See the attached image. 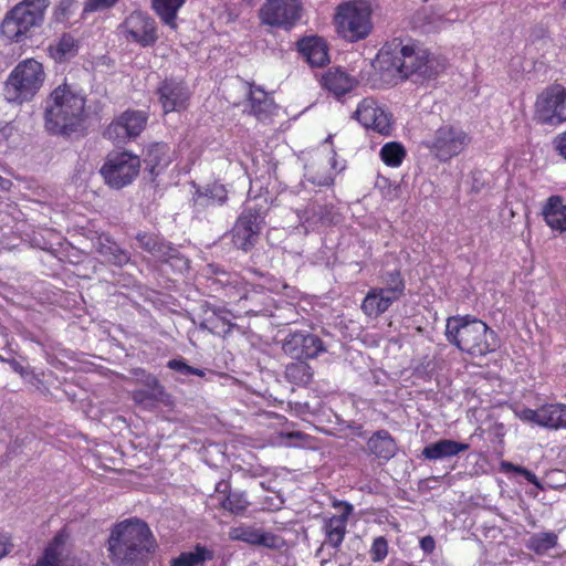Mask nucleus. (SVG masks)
<instances>
[{
  "label": "nucleus",
  "instance_id": "obj_1",
  "mask_svg": "<svg viewBox=\"0 0 566 566\" xmlns=\"http://www.w3.org/2000/svg\"><path fill=\"white\" fill-rule=\"evenodd\" d=\"M156 547L157 542L148 524L139 518H128L111 530L107 557L114 566H145Z\"/></svg>",
  "mask_w": 566,
  "mask_h": 566
},
{
  "label": "nucleus",
  "instance_id": "obj_2",
  "mask_svg": "<svg viewBox=\"0 0 566 566\" xmlns=\"http://www.w3.org/2000/svg\"><path fill=\"white\" fill-rule=\"evenodd\" d=\"M379 63L390 75L401 80L415 77V81L433 78L446 67V63L427 49L396 40L388 48L381 49Z\"/></svg>",
  "mask_w": 566,
  "mask_h": 566
},
{
  "label": "nucleus",
  "instance_id": "obj_3",
  "mask_svg": "<svg viewBox=\"0 0 566 566\" xmlns=\"http://www.w3.org/2000/svg\"><path fill=\"white\" fill-rule=\"evenodd\" d=\"M85 119V97L71 85L55 87L45 101L44 122L50 134L71 136Z\"/></svg>",
  "mask_w": 566,
  "mask_h": 566
},
{
  "label": "nucleus",
  "instance_id": "obj_4",
  "mask_svg": "<svg viewBox=\"0 0 566 566\" xmlns=\"http://www.w3.org/2000/svg\"><path fill=\"white\" fill-rule=\"evenodd\" d=\"M446 337L449 343L473 356H483L499 346L496 334L482 321L467 316L447 319Z\"/></svg>",
  "mask_w": 566,
  "mask_h": 566
},
{
  "label": "nucleus",
  "instance_id": "obj_5",
  "mask_svg": "<svg viewBox=\"0 0 566 566\" xmlns=\"http://www.w3.org/2000/svg\"><path fill=\"white\" fill-rule=\"evenodd\" d=\"M44 81L43 65L34 59H25L14 66L6 80L3 97L13 105L28 103L39 93Z\"/></svg>",
  "mask_w": 566,
  "mask_h": 566
},
{
  "label": "nucleus",
  "instance_id": "obj_6",
  "mask_svg": "<svg viewBox=\"0 0 566 566\" xmlns=\"http://www.w3.org/2000/svg\"><path fill=\"white\" fill-rule=\"evenodd\" d=\"M49 6V0H22L3 19L2 34L11 41H21L32 29L41 27Z\"/></svg>",
  "mask_w": 566,
  "mask_h": 566
},
{
  "label": "nucleus",
  "instance_id": "obj_7",
  "mask_svg": "<svg viewBox=\"0 0 566 566\" xmlns=\"http://www.w3.org/2000/svg\"><path fill=\"white\" fill-rule=\"evenodd\" d=\"M335 24L337 32L347 41L363 40L373 29L371 9L363 1L342 3L336 9Z\"/></svg>",
  "mask_w": 566,
  "mask_h": 566
},
{
  "label": "nucleus",
  "instance_id": "obj_8",
  "mask_svg": "<svg viewBox=\"0 0 566 566\" xmlns=\"http://www.w3.org/2000/svg\"><path fill=\"white\" fill-rule=\"evenodd\" d=\"M266 212L265 198L247 203L232 228V242L238 249L247 252L258 243Z\"/></svg>",
  "mask_w": 566,
  "mask_h": 566
},
{
  "label": "nucleus",
  "instance_id": "obj_9",
  "mask_svg": "<svg viewBox=\"0 0 566 566\" xmlns=\"http://www.w3.org/2000/svg\"><path fill=\"white\" fill-rule=\"evenodd\" d=\"M139 170L138 156L128 151H113L107 155L99 172L109 187L122 189L133 182Z\"/></svg>",
  "mask_w": 566,
  "mask_h": 566
},
{
  "label": "nucleus",
  "instance_id": "obj_10",
  "mask_svg": "<svg viewBox=\"0 0 566 566\" xmlns=\"http://www.w3.org/2000/svg\"><path fill=\"white\" fill-rule=\"evenodd\" d=\"M470 142V136L460 127L444 125L436 130L428 147L440 161H448L461 154Z\"/></svg>",
  "mask_w": 566,
  "mask_h": 566
},
{
  "label": "nucleus",
  "instance_id": "obj_11",
  "mask_svg": "<svg viewBox=\"0 0 566 566\" xmlns=\"http://www.w3.org/2000/svg\"><path fill=\"white\" fill-rule=\"evenodd\" d=\"M535 116L543 124L566 120V88L558 84L546 87L535 103Z\"/></svg>",
  "mask_w": 566,
  "mask_h": 566
},
{
  "label": "nucleus",
  "instance_id": "obj_12",
  "mask_svg": "<svg viewBox=\"0 0 566 566\" xmlns=\"http://www.w3.org/2000/svg\"><path fill=\"white\" fill-rule=\"evenodd\" d=\"M282 350L293 359H313L327 350L324 342L306 331L290 332L282 340Z\"/></svg>",
  "mask_w": 566,
  "mask_h": 566
},
{
  "label": "nucleus",
  "instance_id": "obj_13",
  "mask_svg": "<svg viewBox=\"0 0 566 566\" xmlns=\"http://www.w3.org/2000/svg\"><path fill=\"white\" fill-rule=\"evenodd\" d=\"M353 117L365 128L389 136L394 129L392 115L373 98H364L354 112Z\"/></svg>",
  "mask_w": 566,
  "mask_h": 566
},
{
  "label": "nucleus",
  "instance_id": "obj_14",
  "mask_svg": "<svg viewBox=\"0 0 566 566\" xmlns=\"http://www.w3.org/2000/svg\"><path fill=\"white\" fill-rule=\"evenodd\" d=\"M300 0H266L260 15L262 22L273 27H293L301 18Z\"/></svg>",
  "mask_w": 566,
  "mask_h": 566
},
{
  "label": "nucleus",
  "instance_id": "obj_15",
  "mask_svg": "<svg viewBox=\"0 0 566 566\" xmlns=\"http://www.w3.org/2000/svg\"><path fill=\"white\" fill-rule=\"evenodd\" d=\"M147 115L142 111H126L105 129V137L116 144H124L137 137L146 127Z\"/></svg>",
  "mask_w": 566,
  "mask_h": 566
},
{
  "label": "nucleus",
  "instance_id": "obj_16",
  "mask_svg": "<svg viewBox=\"0 0 566 566\" xmlns=\"http://www.w3.org/2000/svg\"><path fill=\"white\" fill-rule=\"evenodd\" d=\"M119 29L126 40L144 48L153 45L158 39L154 19L143 12L130 13Z\"/></svg>",
  "mask_w": 566,
  "mask_h": 566
},
{
  "label": "nucleus",
  "instance_id": "obj_17",
  "mask_svg": "<svg viewBox=\"0 0 566 566\" xmlns=\"http://www.w3.org/2000/svg\"><path fill=\"white\" fill-rule=\"evenodd\" d=\"M333 505L335 509L343 507V512L339 515L332 516L325 522V541L317 551V554L322 552L326 546L332 547L335 553L339 549L346 534V524L348 517L354 510L350 503L344 501L334 502Z\"/></svg>",
  "mask_w": 566,
  "mask_h": 566
},
{
  "label": "nucleus",
  "instance_id": "obj_18",
  "mask_svg": "<svg viewBox=\"0 0 566 566\" xmlns=\"http://www.w3.org/2000/svg\"><path fill=\"white\" fill-rule=\"evenodd\" d=\"M157 94L165 113L185 109L190 98L186 83L174 78L165 80L157 88Z\"/></svg>",
  "mask_w": 566,
  "mask_h": 566
},
{
  "label": "nucleus",
  "instance_id": "obj_19",
  "mask_svg": "<svg viewBox=\"0 0 566 566\" xmlns=\"http://www.w3.org/2000/svg\"><path fill=\"white\" fill-rule=\"evenodd\" d=\"M67 533L62 530L49 543L36 566H71L70 551L66 547Z\"/></svg>",
  "mask_w": 566,
  "mask_h": 566
},
{
  "label": "nucleus",
  "instance_id": "obj_20",
  "mask_svg": "<svg viewBox=\"0 0 566 566\" xmlns=\"http://www.w3.org/2000/svg\"><path fill=\"white\" fill-rule=\"evenodd\" d=\"M297 48L312 67H322L329 62L328 48L322 38H304L297 42Z\"/></svg>",
  "mask_w": 566,
  "mask_h": 566
},
{
  "label": "nucleus",
  "instance_id": "obj_21",
  "mask_svg": "<svg viewBox=\"0 0 566 566\" xmlns=\"http://www.w3.org/2000/svg\"><path fill=\"white\" fill-rule=\"evenodd\" d=\"M230 537L235 541L245 542L251 545H259L269 548L279 547L280 538L271 533L262 532L252 526H239L230 531Z\"/></svg>",
  "mask_w": 566,
  "mask_h": 566
},
{
  "label": "nucleus",
  "instance_id": "obj_22",
  "mask_svg": "<svg viewBox=\"0 0 566 566\" xmlns=\"http://www.w3.org/2000/svg\"><path fill=\"white\" fill-rule=\"evenodd\" d=\"M395 302L392 296L379 287H371L361 303V311L369 317H378L384 314Z\"/></svg>",
  "mask_w": 566,
  "mask_h": 566
},
{
  "label": "nucleus",
  "instance_id": "obj_23",
  "mask_svg": "<svg viewBox=\"0 0 566 566\" xmlns=\"http://www.w3.org/2000/svg\"><path fill=\"white\" fill-rule=\"evenodd\" d=\"M371 454L382 460H390L397 453V443L387 430L376 431L367 441Z\"/></svg>",
  "mask_w": 566,
  "mask_h": 566
},
{
  "label": "nucleus",
  "instance_id": "obj_24",
  "mask_svg": "<svg viewBox=\"0 0 566 566\" xmlns=\"http://www.w3.org/2000/svg\"><path fill=\"white\" fill-rule=\"evenodd\" d=\"M468 449V443H462L450 439H442L424 447L422 450V455L428 460L436 461L457 455L467 451Z\"/></svg>",
  "mask_w": 566,
  "mask_h": 566
},
{
  "label": "nucleus",
  "instance_id": "obj_25",
  "mask_svg": "<svg viewBox=\"0 0 566 566\" xmlns=\"http://www.w3.org/2000/svg\"><path fill=\"white\" fill-rule=\"evenodd\" d=\"M546 223L557 231H566V205L558 196L551 197L543 208Z\"/></svg>",
  "mask_w": 566,
  "mask_h": 566
},
{
  "label": "nucleus",
  "instance_id": "obj_26",
  "mask_svg": "<svg viewBox=\"0 0 566 566\" xmlns=\"http://www.w3.org/2000/svg\"><path fill=\"white\" fill-rule=\"evenodd\" d=\"M322 81L324 87L336 96L346 94L354 86V80L339 69L329 70Z\"/></svg>",
  "mask_w": 566,
  "mask_h": 566
},
{
  "label": "nucleus",
  "instance_id": "obj_27",
  "mask_svg": "<svg viewBox=\"0 0 566 566\" xmlns=\"http://www.w3.org/2000/svg\"><path fill=\"white\" fill-rule=\"evenodd\" d=\"M144 163L151 175L157 168L163 169L170 163V149L167 144L155 143L147 148Z\"/></svg>",
  "mask_w": 566,
  "mask_h": 566
},
{
  "label": "nucleus",
  "instance_id": "obj_28",
  "mask_svg": "<svg viewBox=\"0 0 566 566\" xmlns=\"http://www.w3.org/2000/svg\"><path fill=\"white\" fill-rule=\"evenodd\" d=\"M227 200V191L221 185H213L205 191L198 190L193 196V206L200 211L211 206H221Z\"/></svg>",
  "mask_w": 566,
  "mask_h": 566
},
{
  "label": "nucleus",
  "instance_id": "obj_29",
  "mask_svg": "<svg viewBox=\"0 0 566 566\" xmlns=\"http://www.w3.org/2000/svg\"><path fill=\"white\" fill-rule=\"evenodd\" d=\"M249 102L251 113L259 119L265 120L272 114L275 105L273 99L261 88L250 91Z\"/></svg>",
  "mask_w": 566,
  "mask_h": 566
},
{
  "label": "nucleus",
  "instance_id": "obj_30",
  "mask_svg": "<svg viewBox=\"0 0 566 566\" xmlns=\"http://www.w3.org/2000/svg\"><path fill=\"white\" fill-rule=\"evenodd\" d=\"M284 376L289 382L305 387L313 379V369L305 360L296 359L286 365Z\"/></svg>",
  "mask_w": 566,
  "mask_h": 566
},
{
  "label": "nucleus",
  "instance_id": "obj_31",
  "mask_svg": "<svg viewBox=\"0 0 566 566\" xmlns=\"http://www.w3.org/2000/svg\"><path fill=\"white\" fill-rule=\"evenodd\" d=\"M542 427L549 429H566V405H544L542 415Z\"/></svg>",
  "mask_w": 566,
  "mask_h": 566
},
{
  "label": "nucleus",
  "instance_id": "obj_32",
  "mask_svg": "<svg viewBox=\"0 0 566 566\" xmlns=\"http://www.w3.org/2000/svg\"><path fill=\"white\" fill-rule=\"evenodd\" d=\"M97 252L107 262L117 266H123L130 260L129 253L108 238H106L104 242H99Z\"/></svg>",
  "mask_w": 566,
  "mask_h": 566
},
{
  "label": "nucleus",
  "instance_id": "obj_33",
  "mask_svg": "<svg viewBox=\"0 0 566 566\" xmlns=\"http://www.w3.org/2000/svg\"><path fill=\"white\" fill-rule=\"evenodd\" d=\"M558 544V535L555 532L535 533L526 541V548L537 555H545Z\"/></svg>",
  "mask_w": 566,
  "mask_h": 566
},
{
  "label": "nucleus",
  "instance_id": "obj_34",
  "mask_svg": "<svg viewBox=\"0 0 566 566\" xmlns=\"http://www.w3.org/2000/svg\"><path fill=\"white\" fill-rule=\"evenodd\" d=\"M380 283L382 286L378 287L397 301L403 296L406 284L399 270H392L382 273L380 275Z\"/></svg>",
  "mask_w": 566,
  "mask_h": 566
},
{
  "label": "nucleus",
  "instance_id": "obj_35",
  "mask_svg": "<svg viewBox=\"0 0 566 566\" xmlns=\"http://www.w3.org/2000/svg\"><path fill=\"white\" fill-rule=\"evenodd\" d=\"M185 0H153V7L163 22L172 29L177 27V11Z\"/></svg>",
  "mask_w": 566,
  "mask_h": 566
},
{
  "label": "nucleus",
  "instance_id": "obj_36",
  "mask_svg": "<svg viewBox=\"0 0 566 566\" xmlns=\"http://www.w3.org/2000/svg\"><path fill=\"white\" fill-rule=\"evenodd\" d=\"M379 156L387 166L396 168L402 164L407 150L401 143L388 142L381 147Z\"/></svg>",
  "mask_w": 566,
  "mask_h": 566
},
{
  "label": "nucleus",
  "instance_id": "obj_37",
  "mask_svg": "<svg viewBox=\"0 0 566 566\" xmlns=\"http://www.w3.org/2000/svg\"><path fill=\"white\" fill-rule=\"evenodd\" d=\"M212 558V553L200 545H197L192 552H184L177 558L171 560V566H199L206 560Z\"/></svg>",
  "mask_w": 566,
  "mask_h": 566
},
{
  "label": "nucleus",
  "instance_id": "obj_38",
  "mask_svg": "<svg viewBox=\"0 0 566 566\" xmlns=\"http://www.w3.org/2000/svg\"><path fill=\"white\" fill-rule=\"evenodd\" d=\"M220 505L231 514L243 515L250 506V502L244 492L231 491L228 492L226 497L220 502Z\"/></svg>",
  "mask_w": 566,
  "mask_h": 566
},
{
  "label": "nucleus",
  "instance_id": "obj_39",
  "mask_svg": "<svg viewBox=\"0 0 566 566\" xmlns=\"http://www.w3.org/2000/svg\"><path fill=\"white\" fill-rule=\"evenodd\" d=\"M329 214V207L314 201L308 205V207L304 210L303 216L300 218L304 219V222L308 223L310 226H316L318 223L332 222Z\"/></svg>",
  "mask_w": 566,
  "mask_h": 566
},
{
  "label": "nucleus",
  "instance_id": "obj_40",
  "mask_svg": "<svg viewBox=\"0 0 566 566\" xmlns=\"http://www.w3.org/2000/svg\"><path fill=\"white\" fill-rule=\"evenodd\" d=\"M144 378L142 381L145 384L147 389L153 390V396L164 405H169L171 402V396L165 390V387L159 382L158 378L155 375L146 374L144 370H140Z\"/></svg>",
  "mask_w": 566,
  "mask_h": 566
},
{
  "label": "nucleus",
  "instance_id": "obj_41",
  "mask_svg": "<svg viewBox=\"0 0 566 566\" xmlns=\"http://www.w3.org/2000/svg\"><path fill=\"white\" fill-rule=\"evenodd\" d=\"M167 367L181 376H198L203 377L205 370L192 367L186 363L184 358H174L168 360Z\"/></svg>",
  "mask_w": 566,
  "mask_h": 566
},
{
  "label": "nucleus",
  "instance_id": "obj_42",
  "mask_svg": "<svg viewBox=\"0 0 566 566\" xmlns=\"http://www.w3.org/2000/svg\"><path fill=\"white\" fill-rule=\"evenodd\" d=\"M388 552V541L384 536L375 537L369 551L370 559L374 563H381L386 559Z\"/></svg>",
  "mask_w": 566,
  "mask_h": 566
},
{
  "label": "nucleus",
  "instance_id": "obj_43",
  "mask_svg": "<svg viewBox=\"0 0 566 566\" xmlns=\"http://www.w3.org/2000/svg\"><path fill=\"white\" fill-rule=\"evenodd\" d=\"M151 254L157 259L161 260L163 262H168L172 259H179L178 250L160 239L156 243V247L151 251Z\"/></svg>",
  "mask_w": 566,
  "mask_h": 566
},
{
  "label": "nucleus",
  "instance_id": "obj_44",
  "mask_svg": "<svg viewBox=\"0 0 566 566\" xmlns=\"http://www.w3.org/2000/svg\"><path fill=\"white\" fill-rule=\"evenodd\" d=\"M59 59L72 56L76 52L75 40L70 34H64L56 44Z\"/></svg>",
  "mask_w": 566,
  "mask_h": 566
},
{
  "label": "nucleus",
  "instance_id": "obj_45",
  "mask_svg": "<svg viewBox=\"0 0 566 566\" xmlns=\"http://www.w3.org/2000/svg\"><path fill=\"white\" fill-rule=\"evenodd\" d=\"M515 415L522 421L535 423L542 427L543 406L536 410L531 408L517 409L515 410Z\"/></svg>",
  "mask_w": 566,
  "mask_h": 566
},
{
  "label": "nucleus",
  "instance_id": "obj_46",
  "mask_svg": "<svg viewBox=\"0 0 566 566\" xmlns=\"http://www.w3.org/2000/svg\"><path fill=\"white\" fill-rule=\"evenodd\" d=\"M118 0H86L83 12L103 11L113 7Z\"/></svg>",
  "mask_w": 566,
  "mask_h": 566
},
{
  "label": "nucleus",
  "instance_id": "obj_47",
  "mask_svg": "<svg viewBox=\"0 0 566 566\" xmlns=\"http://www.w3.org/2000/svg\"><path fill=\"white\" fill-rule=\"evenodd\" d=\"M507 469L514 471L515 473L522 475L525 478V480L527 482H530L531 484L537 486V488H541V483L537 479V476L530 470H527L526 468L524 467H518V465H514L512 463H505L504 464Z\"/></svg>",
  "mask_w": 566,
  "mask_h": 566
},
{
  "label": "nucleus",
  "instance_id": "obj_48",
  "mask_svg": "<svg viewBox=\"0 0 566 566\" xmlns=\"http://www.w3.org/2000/svg\"><path fill=\"white\" fill-rule=\"evenodd\" d=\"M136 239L139 242L140 248L149 253H151V251L156 247V243L159 241V238L157 235L149 233H138L136 235Z\"/></svg>",
  "mask_w": 566,
  "mask_h": 566
},
{
  "label": "nucleus",
  "instance_id": "obj_49",
  "mask_svg": "<svg viewBox=\"0 0 566 566\" xmlns=\"http://www.w3.org/2000/svg\"><path fill=\"white\" fill-rule=\"evenodd\" d=\"M133 399L137 403L143 405H154L158 402L157 399L153 396V390L150 389H138L133 392Z\"/></svg>",
  "mask_w": 566,
  "mask_h": 566
},
{
  "label": "nucleus",
  "instance_id": "obj_50",
  "mask_svg": "<svg viewBox=\"0 0 566 566\" xmlns=\"http://www.w3.org/2000/svg\"><path fill=\"white\" fill-rule=\"evenodd\" d=\"M555 147L559 155L566 159V132L555 139Z\"/></svg>",
  "mask_w": 566,
  "mask_h": 566
},
{
  "label": "nucleus",
  "instance_id": "obj_51",
  "mask_svg": "<svg viewBox=\"0 0 566 566\" xmlns=\"http://www.w3.org/2000/svg\"><path fill=\"white\" fill-rule=\"evenodd\" d=\"M420 546L426 553H432L434 549V539L431 536H424L420 541Z\"/></svg>",
  "mask_w": 566,
  "mask_h": 566
},
{
  "label": "nucleus",
  "instance_id": "obj_52",
  "mask_svg": "<svg viewBox=\"0 0 566 566\" xmlns=\"http://www.w3.org/2000/svg\"><path fill=\"white\" fill-rule=\"evenodd\" d=\"M6 363H8L11 366V368L13 369V371H15L17 374H19L21 376H24L27 374L24 367L15 359H8V360H6Z\"/></svg>",
  "mask_w": 566,
  "mask_h": 566
},
{
  "label": "nucleus",
  "instance_id": "obj_53",
  "mask_svg": "<svg viewBox=\"0 0 566 566\" xmlns=\"http://www.w3.org/2000/svg\"><path fill=\"white\" fill-rule=\"evenodd\" d=\"M9 553L7 538L0 535V558Z\"/></svg>",
  "mask_w": 566,
  "mask_h": 566
},
{
  "label": "nucleus",
  "instance_id": "obj_54",
  "mask_svg": "<svg viewBox=\"0 0 566 566\" xmlns=\"http://www.w3.org/2000/svg\"><path fill=\"white\" fill-rule=\"evenodd\" d=\"M216 492L228 494V492L231 491L229 490V484L224 481H221L216 485Z\"/></svg>",
  "mask_w": 566,
  "mask_h": 566
},
{
  "label": "nucleus",
  "instance_id": "obj_55",
  "mask_svg": "<svg viewBox=\"0 0 566 566\" xmlns=\"http://www.w3.org/2000/svg\"><path fill=\"white\" fill-rule=\"evenodd\" d=\"M71 4H72L71 0H61L59 3L57 10H60V11H62V13H64L70 8Z\"/></svg>",
  "mask_w": 566,
  "mask_h": 566
},
{
  "label": "nucleus",
  "instance_id": "obj_56",
  "mask_svg": "<svg viewBox=\"0 0 566 566\" xmlns=\"http://www.w3.org/2000/svg\"><path fill=\"white\" fill-rule=\"evenodd\" d=\"M4 182H9L7 179H4L2 176H0V185L2 186Z\"/></svg>",
  "mask_w": 566,
  "mask_h": 566
},
{
  "label": "nucleus",
  "instance_id": "obj_57",
  "mask_svg": "<svg viewBox=\"0 0 566 566\" xmlns=\"http://www.w3.org/2000/svg\"><path fill=\"white\" fill-rule=\"evenodd\" d=\"M6 360H8V358H4V357H2V356L0 355V361L6 363Z\"/></svg>",
  "mask_w": 566,
  "mask_h": 566
},
{
  "label": "nucleus",
  "instance_id": "obj_58",
  "mask_svg": "<svg viewBox=\"0 0 566 566\" xmlns=\"http://www.w3.org/2000/svg\"><path fill=\"white\" fill-rule=\"evenodd\" d=\"M200 327H201V328H203V329H205V328H207L206 323H201V324H200Z\"/></svg>",
  "mask_w": 566,
  "mask_h": 566
},
{
  "label": "nucleus",
  "instance_id": "obj_59",
  "mask_svg": "<svg viewBox=\"0 0 566 566\" xmlns=\"http://www.w3.org/2000/svg\"><path fill=\"white\" fill-rule=\"evenodd\" d=\"M563 7L566 8V0H563Z\"/></svg>",
  "mask_w": 566,
  "mask_h": 566
}]
</instances>
